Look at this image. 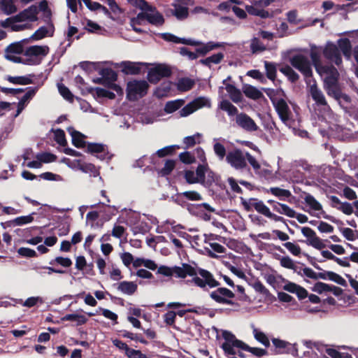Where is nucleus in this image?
<instances>
[{
  "mask_svg": "<svg viewBox=\"0 0 358 358\" xmlns=\"http://www.w3.org/2000/svg\"><path fill=\"white\" fill-rule=\"evenodd\" d=\"M157 273L166 277L175 275L182 279L191 276L192 278L189 282L203 291H208V288H214L220 285V282L209 271L199 267L195 268L187 263H182V266H175L172 268L161 266L158 268Z\"/></svg>",
  "mask_w": 358,
  "mask_h": 358,
  "instance_id": "obj_1",
  "label": "nucleus"
},
{
  "mask_svg": "<svg viewBox=\"0 0 358 358\" xmlns=\"http://www.w3.org/2000/svg\"><path fill=\"white\" fill-rule=\"evenodd\" d=\"M264 92L270 98L282 122L286 124L290 120L292 112L285 100L282 98H276L277 91L273 89H265Z\"/></svg>",
  "mask_w": 358,
  "mask_h": 358,
  "instance_id": "obj_2",
  "label": "nucleus"
},
{
  "mask_svg": "<svg viewBox=\"0 0 358 358\" xmlns=\"http://www.w3.org/2000/svg\"><path fill=\"white\" fill-rule=\"evenodd\" d=\"M149 84L143 80H130L127 84V99L131 101H135L139 98L144 97L149 89Z\"/></svg>",
  "mask_w": 358,
  "mask_h": 358,
  "instance_id": "obj_3",
  "label": "nucleus"
},
{
  "mask_svg": "<svg viewBox=\"0 0 358 358\" xmlns=\"http://www.w3.org/2000/svg\"><path fill=\"white\" fill-rule=\"evenodd\" d=\"M222 336L225 341L222 344L221 348L225 355L229 356L236 355V352L234 350V348L242 349L244 342L237 339L235 335L231 331L227 330L223 331Z\"/></svg>",
  "mask_w": 358,
  "mask_h": 358,
  "instance_id": "obj_4",
  "label": "nucleus"
},
{
  "mask_svg": "<svg viewBox=\"0 0 358 358\" xmlns=\"http://www.w3.org/2000/svg\"><path fill=\"white\" fill-rule=\"evenodd\" d=\"M220 284L216 287L217 289L211 292L209 295L212 300L220 304L237 306V303L232 299L235 298V294L226 287H219Z\"/></svg>",
  "mask_w": 358,
  "mask_h": 358,
  "instance_id": "obj_5",
  "label": "nucleus"
},
{
  "mask_svg": "<svg viewBox=\"0 0 358 358\" xmlns=\"http://www.w3.org/2000/svg\"><path fill=\"white\" fill-rule=\"evenodd\" d=\"M289 62L291 65L299 71L305 78H310L313 76L311 64L308 59L301 54H297L292 56Z\"/></svg>",
  "mask_w": 358,
  "mask_h": 358,
  "instance_id": "obj_6",
  "label": "nucleus"
},
{
  "mask_svg": "<svg viewBox=\"0 0 358 358\" xmlns=\"http://www.w3.org/2000/svg\"><path fill=\"white\" fill-rule=\"evenodd\" d=\"M171 74L172 71L169 66L160 64L148 71L147 78L150 83L157 84L162 78H169Z\"/></svg>",
  "mask_w": 358,
  "mask_h": 358,
  "instance_id": "obj_7",
  "label": "nucleus"
},
{
  "mask_svg": "<svg viewBox=\"0 0 358 358\" xmlns=\"http://www.w3.org/2000/svg\"><path fill=\"white\" fill-rule=\"evenodd\" d=\"M226 161L236 170H243L248 167L245 155L240 149H234L227 153Z\"/></svg>",
  "mask_w": 358,
  "mask_h": 358,
  "instance_id": "obj_8",
  "label": "nucleus"
},
{
  "mask_svg": "<svg viewBox=\"0 0 358 358\" xmlns=\"http://www.w3.org/2000/svg\"><path fill=\"white\" fill-rule=\"evenodd\" d=\"M172 200L175 203L180 206L182 208H187L189 212H192L193 208L201 210L202 208L210 213L215 212V208H213L207 203H202L199 204H191L187 203L186 197L182 194V192L177 193L173 196Z\"/></svg>",
  "mask_w": 358,
  "mask_h": 358,
  "instance_id": "obj_9",
  "label": "nucleus"
},
{
  "mask_svg": "<svg viewBox=\"0 0 358 358\" xmlns=\"http://www.w3.org/2000/svg\"><path fill=\"white\" fill-rule=\"evenodd\" d=\"M303 235L308 238L307 244L313 246L317 250H322L326 247L322 240L318 237L315 231L308 227L301 228Z\"/></svg>",
  "mask_w": 358,
  "mask_h": 358,
  "instance_id": "obj_10",
  "label": "nucleus"
},
{
  "mask_svg": "<svg viewBox=\"0 0 358 358\" xmlns=\"http://www.w3.org/2000/svg\"><path fill=\"white\" fill-rule=\"evenodd\" d=\"M236 123L239 127L249 132L256 131L259 129L255 122L244 113H241L236 116Z\"/></svg>",
  "mask_w": 358,
  "mask_h": 358,
  "instance_id": "obj_11",
  "label": "nucleus"
},
{
  "mask_svg": "<svg viewBox=\"0 0 358 358\" xmlns=\"http://www.w3.org/2000/svg\"><path fill=\"white\" fill-rule=\"evenodd\" d=\"M323 55L326 59L334 62L338 66L342 63L340 50L338 46L332 42L327 43L323 50Z\"/></svg>",
  "mask_w": 358,
  "mask_h": 358,
  "instance_id": "obj_12",
  "label": "nucleus"
},
{
  "mask_svg": "<svg viewBox=\"0 0 358 358\" xmlns=\"http://www.w3.org/2000/svg\"><path fill=\"white\" fill-rule=\"evenodd\" d=\"M38 10L37 6L35 5H31L29 8L23 10L18 14L15 15V19L17 22H24L26 20H29L30 22H35L38 20Z\"/></svg>",
  "mask_w": 358,
  "mask_h": 358,
  "instance_id": "obj_13",
  "label": "nucleus"
},
{
  "mask_svg": "<svg viewBox=\"0 0 358 358\" xmlns=\"http://www.w3.org/2000/svg\"><path fill=\"white\" fill-rule=\"evenodd\" d=\"M161 38L166 41L192 46H199L201 44V41H195L192 38H180L171 33H163L161 34Z\"/></svg>",
  "mask_w": 358,
  "mask_h": 358,
  "instance_id": "obj_14",
  "label": "nucleus"
},
{
  "mask_svg": "<svg viewBox=\"0 0 358 358\" xmlns=\"http://www.w3.org/2000/svg\"><path fill=\"white\" fill-rule=\"evenodd\" d=\"M142 63L130 61L122 62L120 64L122 71L126 75H138L141 72Z\"/></svg>",
  "mask_w": 358,
  "mask_h": 358,
  "instance_id": "obj_15",
  "label": "nucleus"
},
{
  "mask_svg": "<svg viewBox=\"0 0 358 358\" xmlns=\"http://www.w3.org/2000/svg\"><path fill=\"white\" fill-rule=\"evenodd\" d=\"M72 137V144L77 148H84L87 146V143L85 141V136L81 132L74 129L73 127H69L67 129Z\"/></svg>",
  "mask_w": 358,
  "mask_h": 358,
  "instance_id": "obj_16",
  "label": "nucleus"
},
{
  "mask_svg": "<svg viewBox=\"0 0 358 358\" xmlns=\"http://www.w3.org/2000/svg\"><path fill=\"white\" fill-rule=\"evenodd\" d=\"M25 90H27V92L20 99L17 103V109L15 117L17 116L23 110L26 103L35 96L38 90V87H29L26 88Z\"/></svg>",
  "mask_w": 358,
  "mask_h": 358,
  "instance_id": "obj_17",
  "label": "nucleus"
},
{
  "mask_svg": "<svg viewBox=\"0 0 358 358\" xmlns=\"http://www.w3.org/2000/svg\"><path fill=\"white\" fill-rule=\"evenodd\" d=\"M246 11L251 15L258 16L263 19L271 18L273 16L272 12L266 10L257 5L255 2L254 5L247 6L245 7Z\"/></svg>",
  "mask_w": 358,
  "mask_h": 358,
  "instance_id": "obj_18",
  "label": "nucleus"
},
{
  "mask_svg": "<svg viewBox=\"0 0 358 358\" xmlns=\"http://www.w3.org/2000/svg\"><path fill=\"white\" fill-rule=\"evenodd\" d=\"M333 208L342 211L344 214L350 215L353 213V206L348 202H341V200L336 196H331L330 198Z\"/></svg>",
  "mask_w": 358,
  "mask_h": 358,
  "instance_id": "obj_19",
  "label": "nucleus"
},
{
  "mask_svg": "<svg viewBox=\"0 0 358 358\" xmlns=\"http://www.w3.org/2000/svg\"><path fill=\"white\" fill-rule=\"evenodd\" d=\"M49 48L46 45L41 46V45H31L28 47L24 52V55L27 57H34V58H38L39 56H45L48 54Z\"/></svg>",
  "mask_w": 358,
  "mask_h": 358,
  "instance_id": "obj_20",
  "label": "nucleus"
},
{
  "mask_svg": "<svg viewBox=\"0 0 358 358\" xmlns=\"http://www.w3.org/2000/svg\"><path fill=\"white\" fill-rule=\"evenodd\" d=\"M310 95L317 106H323L329 108L322 92L317 87L316 83L310 86Z\"/></svg>",
  "mask_w": 358,
  "mask_h": 358,
  "instance_id": "obj_21",
  "label": "nucleus"
},
{
  "mask_svg": "<svg viewBox=\"0 0 358 358\" xmlns=\"http://www.w3.org/2000/svg\"><path fill=\"white\" fill-rule=\"evenodd\" d=\"M29 41V38H25L23 40H21L20 41L14 42L8 45L6 49H5V54L8 55H21L24 52V45L27 43H28Z\"/></svg>",
  "mask_w": 358,
  "mask_h": 358,
  "instance_id": "obj_22",
  "label": "nucleus"
},
{
  "mask_svg": "<svg viewBox=\"0 0 358 358\" xmlns=\"http://www.w3.org/2000/svg\"><path fill=\"white\" fill-rule=\"evenodd\" d=\"M117 285V289L122 293L127 295H133L138 289V285L136 282L132 281H122L118 284H114V286Z\"/></svg>",
  "mask_w": 358,
  "mask_h": 358,
  "instance_id": "obj_23",
  "label": "nucleus"
},
{
  "mask_svg": "<svg viewBox=\"0 0 358 358\" xmlns=\"http://www.w3.org/2000/svg\"><path fill=\"white\" fill-rule=\"evenodd\" d=\"M229 80H231V76H228L227 79L223 80V84L225 85L226 90L229 93L231 99L234 103L240 102L242 99V94L234 85L227 83V81Z\"/></svg>",
  "mask_w": 358,
  "mask_h": 358,
  "instance_id": "obj_24",
  "label": "nucleus"
},
{
  "mask_svg": "<svg viewBox=\"0 0 358 358\" xmlns=\"http://www.w3.org/2000/svg\"><path fill=\"white\" fill-rule=\"evenodd\" d=\"M73 163L77 165V167L79 170L83 171V173H90L94 177L97 176L99 174V170L96 168V166L91 163H83L80 159L74 160Z\"/></svg>",
  "mask_w": 358,
  "mask_h": 358,
  "instance_id": "obj_25",
  "label": "nucleus"
},
{
  "mask_svg": "<svg viewBox=\"0 0 358 358\" xmlns=\"http://www.w3.org/2000/svg\"><path fill=\"white\" fill-rule=\"evenodd\" d=\"M338 49H340L345 58L349 59L352 55V45L348 38H340L337 41Z\"/></svg>",
  "mask_w": 358,
  "mask_h": 358,
  "instance_id": "obj_26",
  "label": "nucleus"
},
{
  "mask_svg": "<svg viewBox=\"0 0 358 358\" xmlns=\"http://www.w3.org/2000/svg\"><path fill=\"white\" fill-rule=\"evenodd\" d=\"M267 192L274 195L280 201H287V199L292 196L289 190L282 189L278 187H271L267 190Z\"/></svg>",
  "mask_w": 358,
  "mask_h": 358,
  "instance_id": "obj_27",
  "label": "nucleus"
},
{
  "mask_svg": "<svg viewBox=\"0 0 358 358\" xmlns=\"http://www.w3.org/2000/svg\"><path fill=\"white\" fill-rule=\"evenodd\" d=\"M34 75L29 74L28 76H8L6 78V80L13 84L15 85H26L33 83V80L31 79V77H33Z\"/></svg>",
  "mask_w": 358,
  "mask_h": 358,
  "instance_id": "obj_28",
  "label": "nucleus"
},
{
  "mask_svg": "<svg viewBox=\"0 0 358 358\" xmlns=\"http://www.w3.org/2000/svg\"><path fill=\"white\" fill-rule=\"evenodd\" d=\"M250 203L257 213L267 217L271 211L262 201L258 200L257 198H250Z\"/></svg>",
  "mask_w": 358,
  "mask_h": 358,
  "instance_id": "obj_29",
  "label": "nucleus"
},
{
  "mask_svg": "<svg viewBox=\"0 0 358 358\" xmlns=\"http://www.w3.org/2000/svg\"><path fill=\"white\" fill-rule=\"evenodd\" d=\"M195 85L193 79L185 77L178 80L177 88L180 92H187L191 90Z\"/></svg>",
  "mask_w": 358,
  "mask_h": 358,
  "instance_id": "obj_30",
  "label": "nucleus"
},
{
  "mask_svg": "<svg viewBox=\"0 0 358 358\" xmlns=\"http://www.w3.org/2000/svg\"><path fill=\"white\" fill-rule=\"evenodd\" d=\"M99 73L105 78V81L108 85L115 82L117 79V73L110 68H103L99 71Z\"/></svg>",
  "mask_w": 358,
  "mask_h": 358,
  "instance_id": "obj_31",
  "label": "nucleus"
},
{
  "mask_svg": "<svg viewBox=\"0 0 358 358\" xmlns=\"http://www.w3.org/2000/svg\"><path fill=\"white\" fill-rule=\"evenodd\" d=\"M279 70L287 78L289 81H290L292 83H295L299 79V74L296 72H295L293 70V69L287 64L282 66L281 68H280Z\"/></svg>",
  "mask_w": 358,
  "mask_h": 358,
  "instance_id": "obj_32",
  "label": "nucleus"
},
{
  "mask_svg": "<svg viewBox=\"0 0 358 358\" xmlns=\"http://www.w3.org/2000/svg\"><path fill=\"white\" fill-rule=\"evenodd\" d=\"M219 108L226 111L229 116L239 114L238 108L227 99H224L220 103Z\"/></svg>",
  "mask_w": 358,
  "mask_h": 358,
  "instance_id": "obj_33",
  "label": "nucleus"
},
{
  "mask_svg": "<svg viewBox=\"0 0 358 358\" xmlns=\"http://www.w3.org/2000/svg\"><path fill=\"white\" fill-rule=\"evenodd\" d=\"M61 320L62 321L76 322L77 326L83 325L87 322V318L85 315L76 313L66 314Z\"/></svg>",
  "mask_w": 358,
  "mask_h": 358,
  "instance_id": "obj_34",
  "label": "nucleus"
},
{
  "mask_svg": "<svg viewBox=\"0 0 358 358\" xmlns=\"http://www.w3.org/2000/svg\"><path fill=\"white\" fill-rule=\"evenodd\" d=\"M245 95L253 100H257L263 97V94L252 85H246L243 89Z\"/></svg>",
  "mask_w": 358,
  "mask_h": 358,
  "instance_id": "obj_35",
  "label": "nucleus"
},
{
  "mask_svg": "<svg viewBox=\"0 0 358 358\" xmlns=\"http://www.w3.org/2000/svg\"><path fill=\"white\" fill-rule=\"evenodd\" d=\"M185 103L183 99H176L174 101H169L166 102L164 106V111L168 113H173L179 108H180Z\"/></svg>",
  "mask_w": 358,
  "mask_h": 358,
  "instance_id": "obj_36",
  "label": "nucleus"
},
{
  "mask_svg": "<svg viewBox=\"0 0 358 358\" xmlns=\"http://www.w3.org/2000/svg\"><path fill=\"white\" fill-rule=\"evenodd\" d=\"M273 210L289 217H294L296 215V211L285 203H278L276 206H274Z\"/></svg>",
  "mask_w": 358,
  "mask_h": 358,
  "instance_id": "obj_37",
  "label": "nucleus"
},
{
  "mask_svg": "<svg viewBox=\"0 0 358 358\" xmlns=\"http://www.w3.org/2000/svg\"><path fill=\"white\" fill-rule=\"evenodd\" d=\"M175 9L171 10L172 14L179 20H183L187 18L189 15V9L187 6L175 4Z\"/></svg>",
  "mask_w": 358,
  "mask_h": 358,
  "instance_id": "obj_38",
  "label": "nucleus"
},
{
  "mask_svg": "<svg viewBox=\"0 0 358 358\" xmlns=\"http://www.w3.org/2000/svg\"><path fill=\"white\" fill-rule=\"evenodd\" d=\"M202 47L196 49V53L199 55L205 56L208 52L215 48L221 47V45L218 43L208 42L206 44H201Z\"/></svg>",
  "mask_w": 358,
  "mask_h": 358,
  "instance_id": "obj_39",
  "label": "nucleus"
},
{
  "mask_svg": "<svg viewBox=\"0 0 358 358\" xmlns=\"http://www.w3.org/2000/svg\"><path fill=\"white\" fill-rule=\"evenodd\" d=\"M264 67L267 78L275 82L277 74L276 64L273 62L264 61Z\"/></svg>",
  "mask_w": 358,
  "mask_h": 358,
  "instance_id": "obj_40",
  "label": "nucleus"
},
{
  "mask_svg": "<svg viewBox=\"0 0 358 358\" xmlns=\"http://www.w3.org/2000/svg\"><path fill=\"white\" fill-rule=\"evenodd\" d=\"M128 3L143 11H153L155 10V7L149 5L145 0H127Z\"/></svg>",
  "mask_w": 358,
  "mask_h": 358,
  "instance_id": "obj_41",
  "label": "nucleus"
},
{
  "mask_svg": "<svg viewBox=\"0 0 358 358\" xmlns=\"http://www.w3.org/2000/svg\"><path fill=\"white\" fill-rule=\"evenodd\" d=\"M224 58V54L222 52H218L217 54H214L208 57L201 59L200 63L210 67L211 64H219Z\"/></svg>",
  "mask_w": 358,
  "mask_h": 358,
  "instance_id": "obj_42",
  "label": "nucleus"
},
{
  "mask_svg": "<svg viewBox=\"0 0 358 358\" xmlns=\"http://www.w3.org/2000/svg\"><path fill=\"white\" fill-rule=\"evenodd\" d=\"M272 343L275 348V354L285 353V350H287L289 345V342L276 338H272Z\"/></svg>",
  "mask_w": 358,
  "mask_h": 358,
  "instance_id": "obj_43",
  "label": "nucleus"
},
{
  "mask_svg": "<svg viewBox=\"0 0 358 358\" xmlns=\"http://www.w3.org/2000/svg\"><path fill=\"white\" fill-rule=\"evenodd\" d=\"M171 85L170 82L163 83L161 86L156 88L154 92V96L159 99L166 96L171 90Z\"/></svg>",
  "mask_w": 358,
  "mask_h": 358,
  "instance_id": "obj_44",
  "label": "nucleus"
},
{
  "mask_svg": "<svg viewBox=\"0 0 358 358\" xmlns=\"http://www.w3.org/2000/svg\"><path fill=\"white\" fill-rule=\"evenodd\" d=\"M89 92L92 93L93 91H95L96 95L99 98H108L109 99H114L115 98V94L108 90L101 88V87H95V88H90Z\"/></svg>",
  "mask_w": 358,
  "mask_h": 358,
  "instance_id": "obj_45",
  "label": "nucleus"
},
{
  "mask_svg": "<svg viewBox=\"0 0 358 358\" xmlns=\"http://www.w3.org/2000/svg\"><path fill=\"white\" fill-rule=\"evenodd\" d=\"M310 57L316 71L320 72V68L322 66L320 60V53L316 47H312L310 49Z\"/></svg>",
  "mask_w": 358,
  "mask_h": 358,
  "instance_id": "obj_46",
  "label": "nucleus"
},
{
  "mask_svg": "<svg viewBox=\"0 0 358 358\" xmlns=\"http://www.w3.org/2000/svg\"><path fill=\"white\" fill-rule=\"evenodd\" d=\"M1 9L6 15H10L17 11V7L13 3V0H1Z\"/></svg>",
  "mask_w": 358,
  "mask_h": 358,
  "instance_id": "obj_47",
  "label": "nucleus"
},
{
  "mask_svg": "<svg viewBox=\"0 0 358 358\" xmlns=\"http://www.w3.org/2000/svg\"><path fill=\"white\" fill-rule=\"evenodd\" d=\"M106 145L98 143H87L86 152L90 154H99L105 151Z\"/></svg>",
  "mask_w": 358,
  "mask_h": 358,
  "instance_id": "obj_48",
  "label": "nucleus"
},
{
  "mask_svg": "<svg viewBox=\"0 0 358 358\" xmlns=\"http://www.w3.org/2000/svg\"><path fill=\"white\" fill-rule=\"evenodd\" d=\"M241 350L249 352L257 357H261L262 356L267 355V350H266L265 349L250 347L245 343H244Z\"/></svg>",
  "mask_w": 358,
  "mask_h": 358,
  "instance_id": "obj_49",
  "label": "nucleus"
},
{
  "mask_svg": "<svg viewBox=\"0 0 358 358\" xmlns=\"http://www.w3.org/2000/svg\"><path fill=\"white\" fill-rule=\"evenodd\" d=\"M57 87L59 92L63 96V98L69 102L73 103L74 100V96L69 90V89L62 83H59Z\"/></svg>",
  "mask_w": 358,
  "mask_h": 358,
  "instance_id": "obj_50",
  "label": "nucleus"
},
{
  "mask_svg": "<svg viewBox=\"0 0 358 358\" xmlns=\"http://www.w3.org/2000/svg\"><path fill=\"white\" fill-rule=\"evenodd\" d=\"M253 334L255 338L262 344H263L266 348H268L270 346V341L267 336L262 331H259L257 329L255 328L253 329Z\"/></svg>",
  "mask_w": 358,
  "mask_h": 358,
  "instance_id": "obj_51",
  "label": "nucleus"
},
{
  "mask_svg": "<svg viewBox=\"0 0 358 358\" xmlns=\"http://www.w3.org/2000/svg\"><path fill=\"white\" fill-rule=\"evenodd\" d=\"M304 201L310 206V208L314 210H321L322 209V205L318 202L315 197L307 194L304 197Z\"/></svg>",
  "mask_w": 358,
  "mask_h": 358,
  "instance_id": "obj_52",
  "label": "nucleus"
},
{
  "mask_svg": "<svg viewBox=\"0 0 358 358\" xmlns=\"http://www.w3.org/2000/svg\"><path fill=\"white\" fill-rule=\"evenodd\" d=\"M148 22L152 24L160 26L164 23V18L160 13L157 11L154 14L148 13Z\"/></svg>",
  "mask_w": 358,
  "mask_h": 358,
  "instance_id": "obj_53",
  "label": "nucleus"
},
{
  "mask_svg": "<svg viewBox=\"0 0 358 358\" xmlns=\"http://www.w3.org/2000/svg\"><path fill=\"white\" fill-rule=\"evenodd\" d=\"M177 148H179L178 145H174L166 146L162 149L158 150L156 152V155L160 158H162V157H166L169 155H172L175 152V151Z\"/></svg>",
  "mask_w": 358,
  "mask_h": 358,
  "instance_id": "obj_54",
  "label": "nucleus"
},
{
  "mask_svg": "<svg viewBox=\"0 0 358 358\" xmlns=\"http://www.w3.org/2000/svg\"><path fill=\"white\" fill-rule=\"evenodd\" d=\"M250 50L252 53L263 52L266 50V46L257 38H254L251 41Z\"/></svg>",
  "mask_w": 358,
  "mask_h": 358,
  "instance_id": "obj_55",
  "label": "nucleus"
},
{
  "mask_svg": "<svg viewBox=\"0 0 358 358\" xmlns=\"http://www.w3.org/2000/svg\"><path fill=\"white\" fill-rule=\"evenodd\" d=\"M54 139L59 145L65 147L67 145L65 132L61 129H57L54 131Z\"/></svg>",
  "mask_w": 358,
  "mask_h": 358,
  "instance_id": "obj_56",
  "label": "nucleus"
},
{
  "mask_svg": "<svg viewBox=\"0 0 358 358\" xmlns=\"http://www.w3.org/2000/svg\"><path fill=\"white\" fill-rule=\"evenodd\" d=\"M176 162L173 159H168L166 161L164 167L160 170L159 173L162 176H166L171 174L175 169Z\"/></svg>",
  "mask_w": 358,
  "mask_h": 358,
  "instance_id": "obj_57",
  "label": "nucleus"
},
{
  "mask_svg": "<svg viewBox=\"0 0 358 358\" xmlns=\"http://www.w3.org/2000/svg\"><path fill=\"white\" fill-rule=\"evenodd\" d=\"M192 103L194 106V108H195V110L200 109L205 106H208V107L210 106V103L209 99L204 96H200V97L196 98L192 101Z\"/></svg>",
  "mask_w": 358,
  "mask_h": 358,
  "instance_id": "obj_58",
  "label": "nucleus"
},
{
  "mask_svg": "<svg viewBox=\"0 0 358 358\" xmlns=\"http://www.w3.org/2000/svg\"><path fill=\"white\" fill-rule=\"evenodd\" d=\"M55 263L61 265L63 267L69 268L72 265V261L69 257H57L55 259L50 261V264L54 265Z\"/></svg>",
  "mask_w": 358,
  "mask_h": 358,
  "instance_id": "obj_59",
  "label": "nucleus"
},
{
  "mask_svg": "<svg viewBox=\"0 0 358 358\" xmlns=\"http://www.w3.org/2000/svg\"><path fill=\"white\" fill-rule=\"evenodd\" d=\"M48 34V29L43 26L38 28L30 37V39L38 41L44 38Z\"/></svg>",
  "mask_w": 358,
  "mask_h": 358,
  "instance_id": "obj_60",
  "label": "nucleus"
},
{
  "mask_svg": "<svg viewBox=\"0 0 358 358\" xmlns=\"http://www.w3.org/2000/svg\"><path fill=\"white\" fill-rule=\"evenodd\" d=\"M179 159L183 164H191L196 161L194 155L188 151L180 153Z\"/></svg>",
  "mask_w": 358,
  "mask_h": 358,
  "instance_id": "obj_61",
  "label": "nucleus"
},
{
  "mask_svg": "<svg viewBox=\"0 0 358 358\" xmlns=\"http://www.w3.org/2000/svg\"><path fill=\"white\" fill-rule=\"evenodd\" d=\"M322 72L326 73L327 75V76H339L338 70L333 65L322 66L320 68V72H318V73H321Z\"/></svg>",
  "mask_w": 358,
  "mask_h": 358,
  "instance_id": "obj_62",
  "label": "nucleus"
},
{
  "mask_svg": "<svg viewBox=\"0 0 358 358\" xmlns=\"http://www.w3.org/2000/svg\"><path fill=\"white\" fill-rule=\"evenodd\" d=\"M37 159L42 162V163H50L55 162L57 156L50 152H43L36 156Z\"/></svg>",
  "mask_w": 358,
  "mask_h": 358,
  "instance_id": "obj_63",
  "label": "nucleus"
},
{
  "mask_svg": "<svg viewBox=\"0 0 358 358\" xmlns=\"http://www.w3.org/2000/svg\"><path fill=\"white\" fill-rule=\"evenodd\" d=\"M213 150L215 154L219 157L220 159H223L227 156L226 148L220 143H215L213 145Z\"/></svg>",
  "mask_w": 358,
  "mask_h": 358,
  "instance_id": "obj_64",
  "label": "nucleus"
}]
</instances>
